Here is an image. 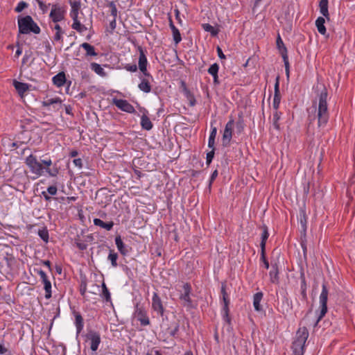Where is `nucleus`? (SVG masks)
<instances>
[{
	"label": "nucleus",
	"instance_id": "7",
	"mask_svg": "<svg viewBox=\"0 0 355 355\" xmlns=\"http://www.w3.org/2000/svg\"><path fill=\"white\" fill-rule=\"evenodd\" d=\"M234 125V121L233 119H230L225 125L222 137V143L224 147H227L230 144L233 135Z\"/></svg>",
	"mask_w": 355,
	"mask_h": 355
},
{
	"label": "nucleus",
	"instance_id": "60",
	"mask_svg": "<svg viewBox=\"0 0 355 355\" xmlns=\"http://www.w3.org/2000/svg\"><path fill=\"white\" fill-rule=\"evenodd\" d=\"M125 69L127 71L135 72V71H136L137 70V67L136 64H127L125 67Z\"/></svg>",
	"mask_w": 355,
	"mask_h": 355
},
{
	"label": "nucleus",
	"instance_id": "63",
	"mask_svg": "<svg viewBox=\"0 0 355 355\" xmlns=\"http://www.w3.org/2000/svg\"><path fill=\"white\" fill-rule=\"evenodd\" d=\"M42 195L46 201H51V197L47 193L46 191H42Z\"/></svg>",
	"mask_w": 355,
	"mask_h": 355
},
{
	"label": "nucleus",
	"instance_id": "42",
	"mask_svg": "<svg viewBox=\"0 0 355 355\" xmlns=\"http://www.w3.org/2000/svg\"><path fill=\"white\" fill-rule=\"evenodd\" d=\"M54 29L55 31V33L53 37L54 40L55 41H60V40L62 41V35L64 33V32L62 31L60 25L58 24H56L55 26H54Z\"/></svg>",
	"mask_w": 355,
	"mask_h": 355
},
{
	"label": "nucleus",
	"instance_id": "2",
	"mask_svg": "<svg viewBox=\"0 0 355 355\" xmlns=\"http://www.w3.org/2000/svg\"><path fill=\"white\" fill-rule=\"evenodd\" d=\"M309 331L306 327H300L292 344L293 355H304L305 343L309 338Z\"/></svg>",
	"mask_w": 355,
	"mask_h": 355
},
{
	"label": "nucleus",
	"instance_id": "46",
	"mask_svg": "<svg viewBox=\"0 0 355 355\" xmlns=\"http://www.w3.org/2000/svg\"><path fill=\"white\" fill-rule=\"evenodd\" d=\"M306 223H307V218L304 212H302L300 214V225L302 228V232L305 234L306 231Z\"/></svg>",
	"mask_w": 355,
	"mask_h": 355
},
{
	"label": "nucleus",
	"instance_id": "31",
	"mask_svg": "<svg viewBox=\"0 0 355 355\" xmlns=\"http://www.w3.org/2000/svg\"><path fill=\"white\" fill-rule=\"evenodd\" d=\"M14 86L19 95L22 96L28 89V85L26 83L15 81Z\"/></svg>",
	"mask_w": 355,
	"mask_h": 355
},
{
	"label": "nucleus",
	"instance_id": "17",
	"mask_svg": "<svg viewBox=\"0 0 355 355\" xmlns=\"http://www.w3.org/2000/svg\"><path fill=\"white\" fill-rule=\"evenodd\" d=\"M279 77L277 76L276 78V81L274 87V98L272 103V107L275 111H278V108L279 107L280 101H281V95L279 92Z\"/></svg>",
	"mask_w": 355,
	"mask_h": 355
},
{
	"label": "nucleus",
	"instance_id": "12",
	"mask_svg": "<svg viewBox=\"0 0 355 355\" xmlns=\"http://www.w3.org/2000/svg\"><path fill=\"white\" fill-rule=\"evenodd\" d=\"M37 273L40 275L44 284V288L45 290V297L46 299H49L51 297V283L48 279V277L44 271L42 270H37Z\"/></svg>",
	"mask_w": 355,
	"mask_h": 355
},
{
	"label": "nucleus",
	"instance_id": "1",
	"mask_svg": "<svg viewBox=\"0 0 355 355\" xmlns=\"http://www.w3.org/2000/svg\"><path fill=\"white\" fill-rule=\"evenodd\" d=\"M327 89L322 85V89L319 94V104L318 110V127H324L329 120V112L327 108Z\"/></svg>",
	"mask_w": 355,
	"mask_h": 355
},
{
	"label": "nucleus",
	"instance_id": "14",
	"mask_svg": "<svg viewBox=\"0 0 355 355\" xmlns=\"http://www.w3.org/2000/svg\"><path fill=\"white\" fill-rule=\"evenodd\" d=\"M137 49L139 52V68L144 76H150V74L148 73L146 69L148 61L144 51L143 48L140 46H138Z\"/></svg>",
	"mask_w": 355,
	"mask_h": 355
},
{
	"label": "nucleus",
	"instance_id": "24",
	"mask_svg": "<svg viewBox=\"0 0 355 355\" xmlns=\"http://www.w3.org/2000/svg\"><path fill=\"white\" fill-rule=\"evenodd\" d=\"M270 282L273 284H279V271L277 263L272 264V270L269 272Z\"/></svg>",
	"mask_w": 355,
	"mask_h": 355
},
{
	"label": "nucleus",
	"instance_id": "4",
	"mask_svg": "<svg viewBox=\"0 0 355 355\" xmlns=\"http://www.w3.org/2000/svg\"><path fill=\"white\" fill-rule=\"evenodd\" d=\"M328 289L325 284H322V292L320 295V314L314 322V327L317 326L319 321L325 315L327 312Z\"/></svg>",
	"mask_w": 355,
	"mask_h": 355
},
{
	"label": "nucleus",
	"instance_id": "22",
	"mask_svg": "<svg viewBox=\"0 0 355 355\" xmlns=\"http://www.w3.org/2000/svg\"><path fill=\"white\" fill-rule=\"evenodd\" d=\"M300 279H301L300 290H301L302 300L307 302V300H308L307 294H306L307 284L306 282L305 275H304V272L301 273Z\"/></svg>",
	"mask_w": 355,
	"mask_h": 355
},
{
	"label": "nucleus",
	"instance_id": "3",
	"mask_svg": "<svg viewBox=\"0 0 355 355\" xmlns=\"http://www.w3.org/2000/svg\"><path fill=\"white\" fill-rule=\"evenodd\" d=\"M25 164L28 166L30 171L36 175L37 177H40L43 175L44 167L40 162H39L36 156L31 154L25 159Z\"/></svg>",
	"mask_w": 355,
	"mask_h": 355
},
{
	"label": "nucleus",
	"instance_id": "5",
	"mask_svg": "<svg viewBox=\"0 0 355 355\" xmlns=\"http://www.w3.org/2000/svg\"><path fill=\"white\" fill-rule=\"evenodd\" d=\"M220 292H221L222 299H223V307L222 309L223 318L225 322H227V323L230 324V318L229 315L230 298H229L228 294L226 292V285L224 283H222Z\"/></svg>",
	"mask_w": 355,
	"mask_h": 355
},
{
	"label": "nucleus",
	"instance_id": "38",
	"mask_svg": "<svg viewBox=\"0 0 355 355\" xmlns=\"http://www.w3.org/2000/svg\"><path fill=\"white\" fill-rule=\"evenodd\" d=\"M117 259H118L117 253L115 252L113 250H110L109 255L107 257V259L109 261H110L112 267L115 268L118 266L117 262H116Z\"/></svg>",
	"mask_w": 355,
	"mask_h": 355
},
{
	"label": "nucleus",
	"instance_id": "25",
	"mask_svg": "<svg viewBox=\"0 0 355 355\" xmlns=\"http://www.w3.org/2000/svg\"><path fill=\"white\" fill-rule=\"evenodd\" d=\"M116 24H109L106 26L105 31L109 34H113L116 32L118 34L122 35L123 32L125 33V31L123 30V28H125V24H122L123 28H121L120 27L116 28Z\"/></svg>",
	"mask_w": 355,
	"mask_h": 355
},
{
	"label": "nucleus",
	"instance_id": "49",
	"mask_svg": "<svg viewBox=\"0 0 355 355\" xmlns=\"http://www.w3.org/2000/svg\"><path fill=\"white\" fill-rule=\"evenodd\" d=\"M211 148V150L207 153L206 164L207 165H209L211 164V162H212V159L214 157V154H215V148Z\"/></svg>",
	"mask_w": 355,
	"mask_h": 355
},
{
	"label": "nucleus",
	"instance_id": "55",
	"mask_svg": "<svg viewBox=\"0 0 355 355\" xmlns=\"http://www.w3.org/2000/svg\"><path fill=\"white\" fill-rule=\"evenodd\" d=\"M317 26V29L320 33L325 35L327 33L326 27L324 26V24H315Z\"/></svg>",
	"mask_w": 355,
	"mask_h": 355
},
{
	"label": "nucleus",
	"instance_id": "47",
	"mask_svg": "<svg viewBox=\"0 0 355 355\" xmlns=\"http://www.w3.org/2000/svg\"><path fill=\"white\" fill-rule=\"evenodd\" d=\"M282 57L283 58L284 66H285L286 74V76L288 78L289 77V62H288V54L286 53L285 50H284V55H282Z\"/></svg>",
	"mask_w": 355,
	"mask_h": 355
},
{
	"label": "nucleus",
	"instance_id": "28",
	"mask_svg": "<svg viewBox=\"0 0 355 355\" xmlns=\"http://www.w3.org/2000/svg\"><path fill=\"white\" fill-rule=\"evenodd\" d=\"M141 126L144 130H150L153 128V123L150 120L149 117L144 114L141 117Z\"/></svg>",
	"mask_w": 355,
	"mask_h": 355
},
{
	"label": "nucleus",
	"instance_id": "33",
	"mask_svg": "<svg viewBox=\"0 0 355 355\" xmlns=\"http://www.w3.org/2000/svg\"><path fill=\"white\" fill-rule=\"evenodd\" d=\"M138 87L140 90L145 93H149L151 91V86L149 81L146 78H142L141 83L139 84Z\"/></svg>",
	"mask_w": 355,
	"mask_h": 355
},
{
	"label": "nucleus",
	"instance_id": "13",
	"mask_svg": "<svg viewBox=\"0 0 355 355\" xmlns=\"http://www.w3.org/2000/svg\"><path fill=\"white\" fill-rule=\"evenodd\" d=\"M19 31L21 34H28L33 32L35 34L40 33V28L37 24H18Z\"/></svg>",
	"mask_w": 355,
	"mask_h": 355
},
{
	"label": "nucleus",
	"instance_id": "27",
	"mask_svg": "<svg viewBox=\"0 0 355 355\" xmlns=\"http://www.w3.org/2000/svg\"><path fill=\"white\" fill-rule=\"evenodd\" d=\"M61 103L62 101L60 98H49L42 102V106L49 107L51 105H53L55 110H58V108L57 107V106H60Z\"/></svg>",
	"mask_w": 355,
	"mask_h": 355
},
{
	"label": "nucleus",
	"instance_id": "11",
	"mask_svg": "<svg viewBox=\"0 0 355 355\" xmlns=\"http://www.w3.org/2000/svg\"><path fill=\"white\" fill-rule=\"evenodd\" d=\"M113 104L121 110L133 114L136 112L135 107L126 100L113 98Z\"/></svg>",
	"mask_w": 355,
	"mask_h": 355
},
{
	"label": "nucleus",
	"instance_id": "51",
	"mask_svg": "<svg viewBox=\"0 0 355 355\" xmlns=\"http://www.w3.org/2000/svg\"><path fill=\"white\" fill-rule=\"evenodd\" d=\"M72 28L80 33H83L87 30V27H85L83 24H72Z\"/></svg>",
	"mask_w": 355,
	"mask_h": 355
},
{
	"label": "nucleus",
	"instance_id": "54",
	"mask_svg": "<svg viewBox=\"0 0 355 355\" xmlns=\"http://www.w3.org/2000/svg\"><path fill=\"white\" fill-rule=\"evenodd\" d=\"M17 22H34V21L30 15H26L25 17L19 16Z\"/></svg>",
	"mask_w": 355,
	"mask_h": 355
},
{
	"label": "nucleus",
	"instance_id": "52",
	"mask_svg": "<svg viewBox=\"0 0 355 355\" xmlns=\"http://www.w3.org/2000/svg\"><path fill=\"white\" fill-rule=\"evenodd\" d=\"M28 3H26L25 1H20L17 7L15 8V10L17 12H21L24 8H27L28 7Z\"/></svg>",
	"mask_w": 355,
	"mask_h": 355
},
{
	"label": "nucleus",
	"instance_id": "48",
	"mask_svg": "<svg viewBox=\"0 0 355 355\" xmlns=\"http://www.w3.org/2000/svg\"><path fill=\"white\" fill-rule=\"evenodd\" d=\"M219 66L217 63H214L211 64L209 68L208 69V73L213 76L216 75L218 73Z\"/></svg>",
	"mask_w": 355,
	"mask_h": 355
},
{
	"label": "nucleus",
	"instance_id": "40",
	"mask_svg": "<svg viewBox=\"0 0 355 355\" xmlns=\"http://www.w3.org/2000/svg\"><path fill=\"white\" fill-rule=\"evenodd\" d=\"M173 327L168 328V332L171 336L175 337L179 331L180 324L178 322H174L172 324Z\"/></svg>",
	"mask_w": 355,
	"mask_h": 355
},
{
	"label": "nucleus",
	"instance_id": "29",
	"mask_svg": "<svg viewBox=\"0 0 355 355\" xmlns=\"http://www.w3.org/2000/svg\"><path fill=\"white\" fill-rule=\"evenodd\" d=\"M94 224L96 226L101 227V228L105 229L107 231L111 230L114 226V223L112 221L105 223L100 218H94Z\"/></svg>",
	"mask_w": 355,
	"mask_h": 355
},
{
	"label": "nucleus",
	"instance_id": "18",
	"mask_svg": "<svg viewBox=\"0 0 355 355\" xmlns=\"http://www.w3.org/2000/svg\"><path fill=\"white\" fill-rule=\"evenodd\" d=\"M70 3H71V10L70 12L71 17L72 18L73 22H80L78 20V11L80 8V1H74L73 2L71 1Z\"/></svg>",
	"mask_w": 355,
	"mask_h": 355
},
{
	"label": "nucleus",
	"instance_id": "8",
	"mask_svg": "<svg viewBox=\"0 0 355 355\" xmlns=\"http://www.w3.org/2000/svg\"><path fill=\"white\" fill-rule=\"evenodd\" d=\"M86 338L90 341V349L94 352L96 351L101 343L100 334L94 330H89Z\"/></svg>",
	"mask_w": 355,
	"mask_h": 355
},
{
	"label": "nucleus",
	"instance_id": "20",
	"mask_svg": "<svg viewBox=\"0 0 355 355\" xmlns=\"http://www.w3.org/2000/svg\"><path fill=\"white\" fill-rule=\"evenodd\" d=\"M75 317V325L76 327V334L78 335L83 330L84 327V321L81 314L76 311H73Z\"/></svg>",
	"mask_w": 355,
	"mask_h": 355
},
{
	"label": "nucleus",
	"instance_id": "50",
	"mask_svg": "<svg viewBox=\"0 0 355 355\" xmlns=\"http://www.w3.org/2000/svg\"><path fill=\"white\" fill-rule=\"evenodd\" d=\"M261 260L263 261L266 269L269 268V263L266 257V249H261Z\"/></svg>",
	"mask_w": 355,
	"mask_h": 355
},
{
	"label": "nucleus",
	"instance_id": "57",
	"mask_svg": "<svg viewBox=\"0 0 355 355\" xmlns=\"http://www.w3.org/2000/svg\"><path fill=\"white\" fill-rule=\"evenodd\" d=\"M38 5L40 6V8L43 11V12H46L48 10V7L51 6L49 3L48 6L46 5L43 1L40 0H37Z\"/></svg>",
	"mask_w": 355,
	"mask_h": 355
},
{
	"label": "nucleus",
	"instance_id": "53",
	"mask_svg": "<svg viewBox=\"0 0 355 355\" xmlns=\"http://www.w3.org/2000/svg\"><path fill=\"white\" fill-rule=\"evenodd\" d=\"M236 132L238 134L241 133L244 130V123L243 120H239L236 124Z\"/></svg>",
	"mask_w": 355,
	"mask_h": 355
},
{
	"label": "nucleus",
	"instance_id": "30",
	"mask_svg": "<svg viewBox=\"0 0 355 355\" xmlns=\"http://www.w3.org/2000/svg\"><path fill=\"white\" fill-rule=\"evenodd\" d=\"M262 234H261V241L260 243L261 249H266V241L269 236V233L268 230V227L266 225H263L261 226Z\"/></svg>",
	"mask_w": 355,
	"mask_h": 355
},
{
	"label": "nucleus",
	"instance_id": "64",
	"mask_svg": "<svg viewBox=\"0 0 355 355\" xmlns=\"http://www.w3.org/2000/svg\"><path fill=\"white\" fill-rule=\"evenodd\" d=\"M8 352V349L4 345L0 343V354H3Z\"/></svg>",
	"mask_w": 355,
	"mask_h": 355
},
{
	"label": "nucleus",
	"instance_id": "41",
	"mask_svg": "<svg viewBox=\"0 0 355 355\" xmlns=\"http://www.w3.org/2000/svg\"><path fill=\"white\" fill-rule=\"evenodd\" d=\"M320 12L324 16L328 21L330 20L329 17V12H328V2H322L320 1Z\"/></svg>",
	"mask_w": 355,
	"mask_h": 355
},
{
	"label": "nucleus",
	"instance_id": "9",
	"mask_svg": "<svg viewBox=\"0 0 355 355\" xmlns=\"http://www.w3.org/2000/svg\"><path fill=\"white\" fill-rule=\"evenodd\" d=\"M191 292V287L189 283H185L182 286V290L181 291V294L180 296V299L183 301V305L187 307L192 306V302L190 297V294Z\"/></svg>",
	"mask_w": 355,
	"mask_h": 355
},
{
	"label": "nucleus",
	"instance_id": "59",
	"mask_svg": "<svg viewBox=\"0 0 355 355\" xmlns=\"http://www.w3.org/2000/svg\"><path fill=\"white\" fill-rule=\"evenodd\" d=\"M86 291H87V284L85 282H82L81 284H80V293L82 296H84L85 295Z\"/></svg>",
	"mask_w": 355,
	"mask_h": 355
},
{
	"label": "nucleus",
	"instance_id": "26",
	"mask_svg": "<svg viewBox=\"0 0 355 355\" xmlns=\"http://www.w3.org/2000/svg\"><path fill=\"white\" fill-rule=\"evenodd\" d=\"M263 294L262 292H257L253 296V306L256 311H260L262 309L261 305L260 304Z\"/></svg>",
	"mask_w": 355,
	"mask_h": 355
},
{
	"label": "nucleus",
	"instance_id": "44",
	"mask_svg": "<svg viewBox=\"0 0 355 355\" xmlns=\"http://www.w3.org/2000/svg\"><path fill=\"white\" fill-rule=\"evenodd\" d=\"M102 297L105 298L106 302L111 301L110 293L104 282L102 284Z\"/></svg>",
	"mask_w": 355,
	"mask_h": 355
},
{
	"label": "nucleus",
	"instance_id": "15",
	"mask_svg": "<svg viewBox=\"0 0 355 355\" xmlns=\"http://www.w3.org/2000/svg\"><path fill=\"white\" fill-rule=\"evenodd\" d=\"M152 308L160 316L164 315V308L163 306L162 302L157 293H154L153 296Z\"/></svg>",
	"mask_w": 355,
	"mask_h": 355
},
{
	"label": "nucleus",
	"instance_id": "37",
	"mask_svg": "<svg viewBox=\"0 0 355 355\" xmlns=\"http://www.w3.org/2000/svg\"><path fill=\"white\" fill-rule=\"evenodd\" d=\"M107 7L109 8V12H110V15L113 17V19L111 20L110 22H116L117 8L115 3L113 1L109 2Z\"/></svg>",
	"mask_w": 355,
	"mask_h": 355
},
{
	"label": "nucleus",
	"instance_id": "32",
	"mask_svg": "<svg viewBox=\"0 0 355 355\" xmlns=\"http://www.w3.org/2000/svg\"><path fill=\"white\" fill-rule=\"evenodd\" d=\"M80 47L84 49L86 51L87 56H96L97 53L95 51L94 47L89 43L84 42L80 45Z\"/></svg>",
	"mask_w": 355,
	"mask_h": 355
},
{
	"label": "nucleus",
	"instance_id": "62",
	"mask_svg": "<svg viewBox=\"0 0 355 355\" xmlns=\"http://www.w3.org/2000/svg\"><path fill=\"white\" fill-rule=\"evenodd\" d=\"M216 51H217V53H218V57L222 59V60H224L226 58V56L225 55V54L223 53L221 48L220 46H217L216 47Z\"/></svg>",
	"mask_w": 355,
	"mask_h": 355
},
{
	"label": "nucleus",
	"instance_id": "39",
	"mask_svg": "<svg viewBox=\"0 0 355 355\" xmlns=\"http://www.w3.org/2000/svg\"><path fill=\"white\" fill-rule=\"evenodd\" d=\"M281 115H282V113L280 112H278V111H275L273 113V116H272V125L277 130H279L280 129L279 123V119L281 117Z\"/></svg>",
	"mask_w": 355,
	"mask_h": 355
},
{
	"label": "nucleus",
	"instance_id": "45",
	"mask_svg": "<svg viewBox=\"0 0 355 355\" xmlns=\"http://www.w3.org/2000/svg\"><path fill=\"white\" fill-rule=\"evenodd\" d=\"M38 235L45 243H48L49 235L46 227L39 230Z\"/></svg>",
	"mask_w": 355,
	"mask_h": 355
},
{
	"label": "nucleus",
	"instance_id": "35",
	"mask_svg": "<svg viewBox=\"0 0 355 355\" xmlns=\"http://www.w3.org/2000/svg\"><path fill=\"white\" fill-rule=\"evenodd\" d=\"M216 134H217L216 127H213L211 125V130L209 140H208V147L209 148H214L215 139H216Z\"/></svg>",
	"mask_w": 355,
	"mask_h": 355
},
{
	"label": "nucleus",
	"instance_id": "6",
	"mask_svg": "<svg viewBox=\"0 0 355 355\" xmlns=\"http://www.w3.org/2000/svg\"><path fill=\"white\" fill-rule=\"evenodd\" d=\"M66 10L64 6L58 3L53 4L49 17L53 22H60L64 18Z\"/></svg>",
	"mask_w": 355,
	"mask_h": 355
},
{
	"label": "nucleus",
	"instance_id": "56",
	"mask_svg": "<svg viewBox=\"0 0 355 355\" xmlns=\"http://www.w3.org/2000/svg\"><path fill=\"white\" fill-rule=\"evenodd\" d=\"M57 191H58V189L54 185H52V186H50L47 188V193H49V195H51V196H55L56 195L57 193Z\"/></svg>",
	"mask_w": 355,
	"mask_h": 355
},
{
	"label": "nucleus",
	"instance_id": "23",
	"mask_svg": "<svg viewBox=\"0 0 355 355\" xmlns=\"http://www.w3.org/2000/svg\"><path fill=\"white\" fill-rule=\"evenodd\" d=\"M172 32L173 39L175 44H178L182 41V37L180 29L174 24H169Z\"/></svg>",
	"mask_w": 355,
	"mask_h": 355
},
{
	"label": "nucleus",
	"instance_id": "19",
	"mask_svg": "<svg viewBox=\"0 0 355 355\" xmlns=\"http://www.w3.org/2000/svg\"><path fill=\"white\" fill-rule=\"evenodd\" d=\"M115 244L119 252L123 255H127L130 250L126 245H125L121 238V236H116L115 237Z\"/></svg>",
	"mask_w": 355,
	"mask_h": 355
},
{
	"label": "nucleus",
	"instance_id": "58",
	"mask_svg": "<svg viewBox=\"0 0 355 355\" xmlns=\"http://www.w3.org/2000/svg\"><path fill=\"white\" fill-rule=\"evenodd\" d=\"M75 243L76 247L80 250H85L87 248V244L84 242L76 241Z\"/></svg>",
	"mask_w": 355,
	"mask_h": 355
},
{
	"label": "nucleus",
	"instance_id": "16",
	"mask_svg": "<svg viewBox=\"0 0 355 355\" xmlns=\"http://www.w3.org/2000/svg\"><path fill=\"white\" fill-rule=\"evenodd\" d=\"M42 164L44 165V171L48 173L50 177H56L59 173V168L54 164L52 168H49L52 165V161L51 159L41 160Z\"/></svg>",
	"mask_w": 355,
	"mask_h": 355
},
{
	"label": "nucleus",
	"instance_id": "43",
	"mask_svg": "<svg viewBox=\"0 0 355 355\" xmlns=\"http://www.w3.org/2000/svg\"><path fill=\"white\" fill-rule=\"evenodd\" d=\"M276 42H277V46L281 55H284V50H285L286 53H287V49H286L279 35H278V36H277Z\"/></svg>",
	"mask_w": 355,
	"mask_h": 355
},
{
	"label": "nucleus",
	"instance_id": "10",
	"mask_svg": "<svg viewBox=\"0 0 355 355\" xmlns=\"http://www.w3.org/2000/svg\"><path fill=\"white\" fill-rule=\"evenodd\" d=\"M135 317L139 320L142 326H147L150 324V320L145 309L139 304H136Z\"/></svg>",
	"mask_w": 355,
	"mask_h": 355
},
{
	"label": "nucleus",
	"instance_id": "36",
	"mask_svg": "<svg viewBox=\"0 0 355 355\" xmlns=\"http://www.w3.org/2000/svg\"><path fill=\"white\" fill-rule=\"evenodd\" d=\"M202 28L207 32H209L212 36H216L218 34L219 29L214 28L210 24H202Z\"/></svg>",
	"mask_w": 355,
	"mask_h": 355
},
{
	"label": "nucleus",
	"instance_id": "61",
	"mask_svg": "<svg viewBox=\"0 0 355 355\" xmlns=\"http://www.w3.org/2000/svg\"><path fill=\"white\" fill-rule=\"evenodd\" d=\"M73 162L75 164V166L78 167L79 168H83V161L80 158L74 159Z\"/></svg>",
	"mask_w": 355,
	"mask_h": 355
},
{
	"label": "nucleus",
	"instance_id": "21",
	"mask_svg": "<svg viewBox=\"0 0 355 355\" xmlns=\"http://www.w3.org/2000/svg\"><path fill=\"white\" fill-rule=\"evenodd\" d=\"M52 80L57 87H62L67 80L65 73L63 71L58 73L53 77Z\"/></svg>",
	"mask_w": 355,
	"mask_h": 355
},
{
	"label": "nucleus",
	"instance_id": "34",
	"mask_svg": "<svg viewBox=\"0 0 355 355\" xmlns=\"http://www.w3.org/2000/svg\"><path fill=\"white\" fill-rule=\"evenodd\" d=\"M90 66H91L92 70H93L98 75H99L102 77L106 76V75H107L106 73L105 72L104 69L99 64H97L96 62H92V63H91Z\"/></svg>",
	"mask_w": 355,
	"mask_h": 355
}]
</instances>
